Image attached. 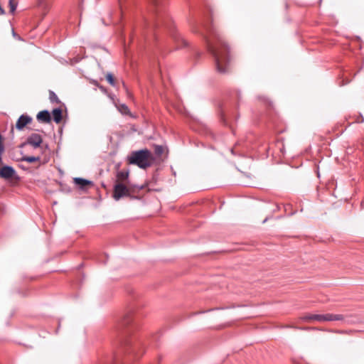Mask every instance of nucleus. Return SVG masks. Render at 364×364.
Instances as JSON below:
<instances>
[{
	"label": "nucleus",
	"mask_w": 364,
	"mask_h": 364,
	"mask_svg": "<svg viewBox=\"0 0 364 364\" xmlns=\"http://www.w3.org/2000/svg\"><path fill=\"white\" fill-rule=\"evenodd\" d=\"M105 77H106L107 81L108 82V83L110 85L115 87V85H116L115 80H114V75L111 73H107Z\"/></svg>",
	"instance_id": "obj_16"
},
{
	"label": "nucleus",
	"mask_w": 364,
	"mask_h": 364,
	"mask_svg": "<svg viewBox=\"0 0 364 364\" xmlns=\"http://www.w3.org/2000/svg\"><path fill=\"white\" fill-rule=\"evenodd\" d=\"M10 12L14 14L17 8V3L14 0H9Z\"/></svg>",
	"instance_id": "obj_20"
},
{
	"label": "nucleus",
	"mask_w": 364,
	"mask_h": 364,
	"mask_svg": "<svg viewBox=\"0 0 364 364\" xmlns=\"http://www.w3.org/2000/svg\"><path fill=\"white\" fill-rule=\"evenodd\" d=\"M52 114L53 120L55 123H60L62 120V109L60 108H55L53 110Z\"/></svg>",
	"instance_id": "obj_13"
},
{
	"label": "nucleus",
	"mask_w": 364,
	"mask_h": 364,
	"mask_svg": "<svg viewBox=\"0 0 364 364\" xmlns=\"http://www.w3.org/2000/svg\"><path fill=\"white\" fill-rule=\"evenodd\" d=\"M43 142L42 136L36 133H33L29 135L26 141L20 145V147H23L26 145H31L34 149H36L41 146Z\"/></svg>",
	"instance_id": "obj_7"
},
{
	"label": "nucleus",
	"mask_w": 364,
	"mask_h": 364,
	"mask_svg": "<svg viewBox=\"0 0 364 364\" xmlns=\"http://www.w3.org/2000/svg\"><path fill=\"white\" fill-rule=\"evenodd\" d=\"M4 152H0V163L2 162V154Z\"/></svg>",
	"instance_id": "obj_22"
},
{
	"label": "nucleus",
	"mask_w": 364,
	"mask_h": 364,
	"mask_svg": "<svg viewBox=\"0 0 364 364\" xmlns=\"http://www.w3.org/2000/svg\"><path fill=\"white\" fill-rule=\"evenodd\" d=\"M304 321H317L319 323L331 321H338L341 319V316L338 314H309L301 317Z\"/></svg>",
	"instance_id": "obj_5"
},
{
	"label": "nucleus",
	"mask_w": 364,
	"mask_h": 364,
	"mask_svg": "<svg viewBox=\"0 0 364 364\" xmlns=\"http://www.w3.org/2000/svg\"><path fill=\"white\" fill-rule=\"evenodd\" d=\"M119 111L123 114H128L129 113V109L125 104H121L118 106Z\"/></svg>",
	"instance_id": "obj_19"
},
{
	"label": "nucleus",
	"mask_w": 364,
	"mask_h": 364,
	"mask_svg": "<svg viewBox=\"0 0 364 364\" xmlns=\"http://www.w3.org/2000/svg\"><path fill=\"white\" fill-rule=\"evenodd\" d=\"M37 119L38 121L48 123L50 122V114L48 110H43L37 114Z\"/></svg>",
	"instance_id": "obj_12"
},
{
	"label": "nucleus",
	"mask_w": 364,
	"mask_h": 364,
	"mask_svg": "<svg viewBox=\"0 0 364 364\" xmlns=\"http://www.w3.org/2000/svg\"><path fill=\"white\" fill-rule=\"evenodd\" d=\"M163 21H164L163 15L160 13L159 11L157 10L156 11L154 18L151 21L146 22V23H145L146 28L148 30H153V29L156 28V27L159 26L161 23H162Z\"/></svg>",
	"instance_id": "obj_8"
},
{
	"label": "nucleus",
	"mask_w": 364,
	"mask_h": 364,
	"mask_svg": "<svg viewBox=\"0 0 364 364\" xmlns=\"http://www.w3.org/2000/svg\"><path fill=\"white\" fill-rule=\"evenodd\" d=\"M164 152V148L161 145H154V153L157 156H161Z\"/></svg>",
	"instance_id": "obj_18"
},
{
	"label": "nucleus",
	"mask_w": 364,
	"mask_h": 364,
	"mask_svg": "<svg viewBox=\"0 0 364 364\" xmlns=\"http://www.w3.org/2000/svg\"><path fill=\"white\" fill-rule=\"evenodd\" d=\"M129 176V170H121L117 171L116 177L117 183L125 182L128 180Z\"/></svg>",
	"instance_id": "obj_11"
},
{
	"label": "nucleus",
	"mask_w": 364,
	"mask_h": 364,
	"mask_svg": "<svg viewBox=\"0 0 364 364\" xmlns=\"http://www.w3.org/2000/svg\"><path fill=\"white\" fill-rule=\"evenodd\" d=\"M49 99L51 102H55V103H60V101L59 100L57 95L52 90L49 91Z\"/></svg>",
	"instance_id": "obj_17"
},
{
	"label": "nucleus",
	"mask_w": 364,
	"mask_h": 364,
	"mask_svg": "<svg viewBox=\"0 0 364 364\" xmlns=\"http://www.w3.org/2000/svg\"><path fill=\"white\" fill-rule=\"evenodd\" d=\"M132 316L131 314L125 315L118 324V329L122 334V345L124 346V348L128 347V349L125 350L129 353H135V346H133L132 343L127 340V336L129 334V331L124 332L125 328L128 327L132 322Z\"/></svg>",
	"instance_id": "obj_4"
},
{
	"label": "nucleus",
	"mask_w": 364,
	"mask_h": 364,
	"mask_svg": "<svg viewBox=\"0 0 364 364\" xmlns=\"http://www.w3.org/2000/svg\"><path fill=\"white\" fill-rule=\"evenodd\" d=\"M143 188V186H126L122 183H117L114 186L112 196L115 200H119L124 197H129L131 199H135L137 198L135 194Z\"/></svg>",
	"instance_id": "obj_3"
},
{
	"label": "nucleus",
	"mask_w": 364,
	"mask_h": 364,
	"mask_svg": "<svg viewBox=\"0 0 364 364\" xmlns=\"http://www.w3.org/2000/svg\"><path fill=\"white\" fill-rule=\"evenodd\" d=\"M342 82H343V85H344L345 82H344V78L343 77V80H342Z\"/></svg>",
	"instance_id": "obj_23"
},
{
	"label": "nucleus",
	"mask_w": 364,
	"mask_h": 364,
	"mask_svg": "<svg viewBox=\"0 0 364 364\" xmlns=\"http://www.w3.org/2000/svg\"><path fill=\"white\" fill-rule=\"evenodd\" d=\"M152 1L156 7H158L159 6V0H152Z\"/></svg>",
	"instance_id": "obj_21"
},
{
	"label": "nucleus",
	"mask_w": 364,
	"mask_h": 364,
	"mask_svg": "<svg viewBox=\"0 0 364 364\" xmlns=\"http://www.w3.org/2000/svg\"><path fill=\"white\" fill-rule=\"evenodd\" d=\"M169 31L176 44V49H181L188 46V42L175 30L173 26H170Z\"/></svg>",
	"instance_id": "obj_6"
},
{
	"label": "nucleus",
	"mask_w": 364,
	"mask_h": 364,
	"mask_svg": "<svg viewBox=\"0 0 364 364\" xmlns=\"http://www.w3.org/2000/svg\"><path fill=\"white\" fill-rule=\"evenodd\" d=\"M15 173L16 171L12 166H4L0 169V177L9 179L14 176Z\"/></svg>",
	"instance_id": "obj_10"
},
{
	"label": "nucleus",
	"mask_w": 364,
	"mask_h": 364,
	"mask_svg": "<svg viewBox=\"0 0 364 364\" xmlns=\"http://www.w3.org/2000/svg\"><path fill=\"white\" fill-rule=\"evenodd\" d=\"M74 181L76 184L79 185L82 188L92 183L90 181L82 178H75Z\"/></svg>",
	"instance_id": "obj_14"
},
{
	"label": "nucleus",
	"mask_w": 364,
	"mask_h": 364,
	"mask_svg": "<svg viewBox=\"0 0 364 364\" xmlns=\"http://www.w3.org/2000/svg\"><path fill=\"white\" fill-rule=\"evenodd\" d=\"M205 31L207 46L214 57L217 71L222 74L229 72L230 58L228 46L213 25L206 26Z\"/></svg>",
	"instance_id": "obj_1"
},
{
	"label": "nucleus",
	"mask_w": 364,
	"mask_h": 364,
	"mask_svg": "<svg viewBox=\"0 0 364 364\" xmlns=\"http://www.w3.org/2000/svg\"><path fill=\"white\" fill-rule=\"evenodd\" d=\"M41 158L39 156H24L21 158V161H26V162H28V163H33V162H35V161H40Z\"/></svg>",
	"instance_id": "obj_15"
},
{
	"label": "nucleus",
	"mask_w": 364,
	"mask_h": 364,
	"mask_svg": "<svg viewBox=\"0 0 364 364\" xmlns=\"http://www.w3.org/2000/svg\"><path fill=\"white\" fill-rule=\"evenodd\" d=\"M153 159L151 151L146 149L132 151L128 156V161L130 164L136 165L141 168L150 167Z\"/></svg>",
	"instance_id": "obj_2"
},
{
	"label": "nucleus",
	"mask_w": 364,
	"mask_h": 364,
	"mask_svg": "<svg viewBox=\"0 0 364 364\" xmlns=\"http://www.w3.org/2000/svg\"><path fill=\"white\" fill-rule=\"evenodd\" d=\"M32 122V118L27 114H22L18 119L16 123V128L18 130H22L28 124Z\"/></svg>",
	"instance_id": "obj_9"
}]
</instances>
